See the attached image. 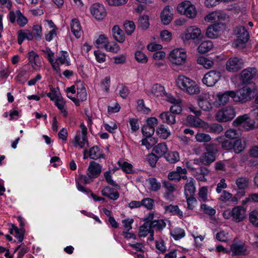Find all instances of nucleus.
Returning <instances> with one entry per match:
<instances>
[{
  "label": "nucleus",
  "instance_id": "1",
  "mask_svg": "<svg viewBox=\"0 0 258 258\" xmlns=\"http://www.w3.org/2000/svg\"><path fill=\"white\" fill-rule=\"evenodd\" d=\"M205 152L203 153L199 158L195 159V163L209 166L216 160L218 152L217 146L214 143L204 145Z\"/></svg>",
  "mask_w": 258,
  "mask_h": 258
},
{
  "label": "nucleus",
  "instance_id": "2",
  "mask_svg": "<svg viewBox=\"0 0 258 258\" xmlns=\"http://www.w3.org/2000/svg\"><path fill=\"white\" fill-rule=\"evenodd\" d=\"M177 85L189 94H196L200 92V88L196 83L190 79L180 75L176 80Z\"/></svg>",
  "mask_w": 258,
  "mask_h": 258
},
{
  "label": "nucleus",
  "instance_id": "3",
  "mask_svg": "<svg viewBox=\"0 0 258 258\" xmlns=\"http://www.w3.org/2000/svg\"><path fill=\"white\" fill-rule=\"evenodd\" d=\"M235 115L234 108L227 106L219 110L215 115V118L219 122H225L232 120Z\"/></svg>",
  "mask_w": 258,
  "mask_h": 258
},
{
  "label": "nucleus",
  "instance_id": "4",
  "mask_svg": "<svg viewBox=\"0 0 258 258\" xmlns=\"http://www.w3.org/2000/svg\"><path fill=\"white\" fill-rule=\"evenodd\" d=\"M178 12L189 18H194L197 15V10L194 5L188 1L180 3L177 8Z\"/></svg>",
  "mask_w": 258,
  "mask_h": 258
},
{
  "label": "nucleus",
  "instance_id": "5",
  "mask_svg": "<svg viewBox=\"0 0 258 258\" xmlns=\"http://www.w3.org/2000/svg\"><path fill=\"white\" fill-rule=\"evenodd\" d=\"M169 59L173 64L177 66L182 65L186 61V52L181 49H174L170 52Z\"/></svg>",
  "mask_w": 258,
  "mask_h": 258
},
{
  "label": "nucleus",
  "instance_id": "6",
  "mask_svg": "<svg viewBox=\"0 0 258 258\" xmlns=\"http://www.w3.org/2000/svg\"><path fill=\"white\" fill-rule=\"evenodd\" d=\"M221 73L217 71L212 70L206 73L203 79V83L209 87L213 86L221 78Z\"/></svg>",
  "mask_w": 258,
  "mask_h": 258
},
{
  "label": "nucleus",
  "instance_id": "7",
  "mask_svg": "<svg viewBox=\"0 0 258 258\" xmlns=\"http://www.w3.org/2000/svg\"><path fill=\"white\" fill-rule=\"evenodd\" d=\"M243 64L244 61L241 58L231 57L226 62V69L229 72H236L243 68Z\"/></svg>",
  "mask_w": 258,
  "mask_h": 258
},
{
  "label": "nucleus",
  "instance_id": "8",
  "mask_svg": "<svg viewBox=\"0 0 258 258\" xmlns=\"http://www.w3.org/2000/svg\"><path fill=\"white\" fill-rule=\"evenodd\" d=\"M237 38L233 44L234 47H238L241 44L245 43L249 39V34L248 31L243 26H240L236 28Z\"/></svg>",
  "mask_w": 258,
  "mask_h": 258
},
{
  "label": "nucleus",
  "instance_id": "9",
  "mask_svg": "<svg viewBox=\"0 0 258 258\" xmlns=\"http://www.w3.org/2000/svg\"><path fill=\"white\" fill-rule=\"evenodd\" d=\"M251 90L248 87H244L240 89L237 93L235 92L234 101L242 103L246 102L251 100Z\"/></svg>",
  "mask_w": 258,
  "mask_h": 258
},
{
  "label": "nucleus",
  "instance_id": "10",
  "mask_svg": "<svg viewBox=\"0 0 258 258\" xmlns=\"http://www.w3.org/2000/svg\"><path fill=\"white\" fill-rule=\"evenodd\" d=\"M91 13L94 18L98 20H102L106 15L105 9L103 5L94 4L91 7Z\"/></svg>",
  "mask_w": 258,
  "mask_h": 258
},
{
  "label": "nucleus",
  "instance_id": "11",
  "mask_svg": "<svg viewBox=\"0 0 258 258\" xmlns=\"http://www.w3.org/2000/svg\"><path fill=\"white\" fill-rule=\"evenodd\" d=\"M201 34V30L200 29L195 27L191 26L187 29L182 39L183 40H189L192 39L195 41L198 39Z\"/></svg>",
  "mask_w": 258,
  "mask_h": 258
},
{
  "label": "nucleus",
  "instance_id": "12",
  "mask_svg": "<svg viewBox=\"0 0 258 258\" xmlns=\"http://www.w3.org/2000/svg\"><path fill=\"white\" fill-rule=\"evenodd\" d=\"M101 166L94 161L90 162L87 170V175L91 178H95L99 176L101 172Z\"/></svg>",
  "mask_w": 258,
  "mask_h": 258
},
{
  "label": "nucleus",
  "instance_id": "13",
  "mask_svg": "<svg viewBox=\"0 0 258 258\" xmlns=\"http://www.w3.org/2000/svg\"><path fill=\"white\" fill-rule=\"evenodd\" d=\"M210 171L207 167L202 166L192 174L197 180L206 182L207 180L206 177L210 174Z\"/></svg>",
  "mask_w": 258,
  "mask_h": 258
},
{
  "label": "nucleus",
  "instance_id": "14",
  "mask_svg": "<svg viewBox=\"0 0 258 258\" xmlns=\"http://www.w3.org/2000/svg\"><path fill=\"white\" fill-rule=\"evenodd\" d=\"M257 73L255 68H248L243 70L241 73V78L243 83H247Z\"/></svg>",
  "mask_w": 258,
  "mask_h": 258
},
{
  "label": "nucleus",
  "instance_id": "15",
  "mask_svg": "<svg viewBox=\"0 0 258 258\" xmlns=\"http://www.w3.org/2000/svg\"><path fill=\"white\" fill-rule=\"evenodd\" d=\"M172 9L170 6H166L161 14V20L164 25L169 24L172 20Z\"/></svg>",
  "mask_w": 258,
  "mask_h": 258
},
{
  "label": "nucleus",
  "instance_id": "16",
  "mask_svg": "<svg viewBox=\"0 0 258 258\" xmlns=\"http://www.w3.org/2000/svg\"><path fill=\"white\" fill-rule=\"evenodd\" d=\"M233 220L239 222L245 217V211L242 206H237L233 208Z\"/></svg>",
  "mask_w": 258,
  "mask_h": 258
},
{
  "label": "nucleus",
  "instance_id": "17",
  "mask_svg": "<svg viewBox=\"0 0 258 258\" xmlns=\"http://www.w3.org/2000/svg\"><path fill=\"white\" fill-rule=\"evenodd\" d=\"M225 18V15L221 11H215L206 15L205 17V20L207 22H213L224 19Z\"/></svg>",
  "mask_w": 258,
  "mask_h": 258
},
{
  "label": "nucleus",
  "instance_id": "18",
  "mask_svg": "<svg viewBox=\"0 0 258 258\" xmlns=\"http://www.w3.org/2000/svg\"><path fill=\"white\" fill-rule=\"evenodd\" d=\"M195 181L192 178L187 180L184 185V195L185 197L194 196L196 192Z\"/></svg>",
  "mask_w": 258,
  "mask_h": 258
},
{
  "label": "nucleus",
  "instance_id": "19",
  "mask_svg": "<svg viewBox=\"0 0 258 258\" xmlns=\"http://www.w3.org/2000/svg\"><path fill=\"white\" fill-rule=\"evenodd\" d=\"M159 116L163 122L168 124L172 125L176 122V116L169 111L163 112Z\"/></svg>",
  "mask_w": 258,
  "mask_h": 258
},
{
  "label": "nucleus",
  "instance_id": "20",
  "mask_svg": "<svg viewBox=\"0 0 258 258\" xmlns=\"http://www.w3.org/2000/svg\"><path fill=\"white\" fill-rule=\"evenodd\" d=\"M235 92L233 91H228L221 94L218 95V100L220 105H224L226 104L231 97L234 101Z\"/></svg>",
  "mask_w": 258,
  "mask_h": 258
},
{
  "label": "nucleus",
  "instance_id": "21",
  "mask_svg": "<svg viewBox=\"0 0 258 258\" xmlns=\"http://www.w3.org/2000/svg\"><path fill=\"white\" fill-rule=\"evenodd\" d=\"M102 194L109 199L115 200L119 198V193L114 188L109 186L105 187L101 191Z\"/></svg>",
  "mask_w": 258,
  "mask_h": 258
},
{
  "label": "nucleus",
  "instance_id": "22",
  "mask_svg": "<svg viewBox=\"0 0 258 258\" xmlns=\"http://www.w3.org/2000/svg\"><path fill=\"white\" fill-rule=\"evenodd\" d=\"M231 250L234 255L244 254L246 250V248L244 244L233 243L230 247Z\"/></svg>",
  "mask_w": 258,
  "mask_h": 258
},
{
  "label": "nucleus",
  "instance_id": "23",
  "mask_svg": "<svg viewBox=\"0 0 258 258\" xmlns=\"http://www.w3.org/2000/svg\"><path fill=\"white\" fill-rule=\"evenodd\" d=\"M164 209L166 213H170L173 215H176L178 216L180 219H182L183 217L182 212L177 205H170L169 206H165Z\"/></svg>",
  "mask_w": 258,
  "mask_h": 258
},
{
  "label": "nucleus",
  "instance_id": "24",
  "mask_svg": "<svg viewBox=\"0 0 258 258\" xmlns=\"http://www.w3.org/2000/svg\"><path fill=\"white\" fill-rule=\"evenodd\" d=\"M112 34L114 39L119 43H122L125 40V36L123 32L119 27L115 25L112 29Z\"/></svg>",
  "mask_w": 258,
  "mask_h": 258
},
{
  "label": "nucleus",
  "instance_id": "25",
  "mask_svg": "<svg viewBox=\"0 0 258 258\" xmlns=\"http://www.w3.org/2000/svg\"><path fill=\"white\" fill-rule=\"evenodd\" d=\"M71 30L76 37L79 38L81 36V27L78 20L73 19L71 24Z\"/></svg>",
  "mask_w": 258,
  "mask_h": 258
},
{
  "label": "nucleus",
  "instance_id": "26",
  "mask_svg": "<svg viewBox=\"0 0 258 258\" xmlns=\"http://www.w3.org/2000/svg\"><path fill=\"white\" fill-rule=\"evenodd\" d=\"M91 159L96 160L100 158H104L105 155L97 146H93L89 151V155Z\"/></svg>",
  "mask_w": 258,
  "mask_h": 258
},
{
  "label": "nucleus",
  "instance_id": "27",
  "mask_svg": "<svg viewBox=\"0 0 258 258\" xmlns=\"http://www.w3.org/2000/svg\"><path fill=\"white\" fill-rule=\"evenodd\" d=\"M213 47L211 41L207 40L202 42L198 48V51L200 53H205L210 51Z\"/></svg>",
  "mask_w": 258,
  "mask_h": 258
},
{
  "label": "nucleus",
  "instance_id": "28",
  "mask_svg": "<svg viewBox=\"0 0 258 258\" xmlns=\"http://www.w3.org/2000/svg\"><path fill=\"white\" fill-rule=\"evenodd\" d=\"M233 150L236 154L241 153L246 147V143L244 140L238 139L235 141L233 143Z\"/></svg>",
  "mask_w": 258,
  "mask_h": 258
},
{
  "label": "nucleus",
  "instance_id": "29",
  "mask_svg": "<svg viewBox=\"0 0 258 258\" xmlns=\"http://www.w3.org/2000/svg\"><path fill=\"white\" fill-rule=\"evenodd\" d=\"M168 148L165 143H160L155 146L153 149V151L158 157H161L165 155L167 152Z\"/></svg>",
  "mask_w": 258,
  "mask_h": 258
},
{
  "label": "nucleus",
  "instance_id": "30",
  "mask_svg": "<svg viewBox=\"0 0 258 258\" xmlns=\"http://www.w3.org/2000/svg\"><path fill=\"white\" fill-rule=\"evenodd\" d=\"M220 27L218 25H213L209 26L207 30L206 35L210 38H214L217 37Z\"/></svg>",
  "mask_w": 258,
  "mask_h": 258
},
{
  "label": "nucleus",
  "instance_id": "31",
  "mask_svg": "<svg viewBox=\"0 0 258 258\" xmlns=\"http://www.w3.org/2000/svg\"><path fill=\"white\" fill-rule=\"evenodd\" d=\"M151 92L154 96L157 97L166 95L164 87L158 84H156L153 86Z\"/></svg>",
  "mask_w": 258,
  "mask_h": 258
},
{
  "label": "nucleus",
  "instance_id": "32",
  "mask_svg": "<svg viewBox=\"0 0 258 258\" xmlns=\"http://www.w3.org/2000/svg\"><path fill=\"white\" fill-rule=\"evenodd\" d=\"M156 134L160 138L166 139L170 135V132L164 124H160L156 129Z\"/></svg>",
  "mask_w": 258,
  "mask_h": 258
},
{
  "label": "nucleus",
  "instance_id": "33",
  "mask_svg": "<svg viewBox=\"0 0 258 258\" xmlns=\"http://www.w3.org/2000/svg\"><path fill=\"white\" fill-rule=\"evenodd\" d=\"M187 122L191 126L200 127L203 126V124H205V122L199 118H196L192 115H188L186 118Z\"/></svg>",
  "mask_w": 258,
  "mask_h": 258
},
{
  "label": "nucleus",
  "instance_id": "34",
  "mask_svg": "<svg viewBox=\"0 0 258 258\" xmlns=\"http://www.w3.org/2000/svg\"><path fill=\"white\" fill-rule=\"evenodd\" d=\"M207 127H205L208 129V131L211 133L219 134L223 130L222 125L218 123H212L211 124H206Z\"/></svg>",
  "mask_w": 258,
  "mask_h": 258
},
{
  "label": "nucleus",
  "instance_id": "35",
  "mask_svg": "<svg viewBox=\"0 0 258 258\" xmlns=\"http://www.w3.org/2000/svg\"><path fill=\"white\" fill-rule=\"evenodd\" d=\"M235 183L239 189H245L248 186L249 179L246 177H239Z\"/></svg>",
  "mask_w": 258,
  "mask_h": 258
},
{
  "label": "nucleus",
  "instance_id": "36",
  "mask_svg": "<svg viewBox=\"0 0 258 258\" xmlns=\"http://www.w3.org/2000/svg\"><path fill=\"white\" fill-rule=\"evenodd\" d=\"M150 223L145 222L143 225L140 227L139 231V236L140 237H146L150 233V231L152 230Z\"/></svg>",
  "mask_w": 258,
  "mask_h": 258
},
{
  "label": "nucleus",
  "instance_id": "37",
  "mask_svg": "<svg viewBox=\"0 0 258 258\" xmlns=\"http://www.w3.org/2000/svg\"><path fill=\"white\" fill-rule=\"evenodd\" d=\"M199 107L204 111H208L212 108V105L207 99L200 98L198 100Z\"/></svg>",
  "mask_w": 258,
  "mask_h": 258
},
{
  "label": "nucleus",
  "instance_id": "38",
  "mask_svg": "<svg viewBox=\"0 0 258 258\" xmlns=\"http://www.w3.org/2000/svg\"><path fill=\"white\" fill-rule=\"evenodd\" d=\"M81 87L77 89V102L84 101L87 99V93L85 88L83 86L82 83L80 82Z\"/></svg>",
  "mask_w": 258,
  "mask_h": 258
},
{
  "label": "nucleus",
  "instance_id": "39",
  "mask_svg": "<svg viewBox=\"0 0 258 258\" xmlns=\"http://www.w3.org/2000/svg\"><path fill=\"white\" fill-rule=\"evenodd\" d=\"M166 160L170 163L174 164L179 160V155L176 151L170 152L165 156Z\"/></svg>",
  "mask_w": 258,
  "mask_h": 258
},
{
  "label": "nucleus",
  "instance_id": "40",
  "mask_svg": "<svg viewBox=\"0 0 258 258\" xmlns=\"http://www.w3.org/2000/svg\"><path fill=\"white\" fill-rule=\"evenodd\" d=\"M230 199L231 201L235 203L236 204L237 202V199L236 197H233L232 194L229 192L228 191H227L226 190H224L222 192V194L221 196H220V200L223 202H226L227 201H229Z\"/></svg>",
  "mask_w": 258,
  "mask_h": 258
},
{
  "label": "nucleus",
  "instance_id": "41",
  "mask_svg": "<svg viewBox=\"0 0 258 258\" xmlns=\"http://www.w3.org/2000/svg\"><path fill=\"white\" fill-rule=\"evenodd\" d=\"M197 62L199 64L203 66L206 69H210L214 64V62L212 60L203 56L199 57L197 59Z\"/></svg>",
  "mask_w": 258,
  "mask_h": 258
},
{
  "label": "nucleus",
  "instance_id": "42",
  "mask_svg": "<svg viewBox=\"0 0 258 258\" xmlns=\"http://www.w3.org/2000/svg\"><path fill=\"white\" fill-rule=\"evenodd\" d=\"M55 105L60 110L63 116L67 117L68 112L64 109L65 102L61 96L55 101Z\"/></svg>",
  "mask_w": 258,
  "mask_h": 258
},
{
  "label": "nucleus",
  "instance_id": "43",
  "mask_svg": "<svg viewBox=\"0 0 258 258\" xmlns=\"http://www.w3.org/2000/svg\"><path fill=\"white\" fill-rule=\"evenodd\" d=\"M249 220L253 226L258 228V211L253 210L249 213Z\"/></svg>",
  "mask_w": 258,
  "mask_h": 258
},
{
  "label": "nucleus",
  "instance_id": "44",
  "mask_svg": "<svg viewBox=\"0 0 258 258\" xmlns=\"http://www.w3.org/2000/svg\"><path fill=\"white\" fill-rule=\"evenodd\" d=\"M195 138L198 142H209L212 140L211 136L209 134L205 133H198L195 136Z\"/></svg>",
  "mask_w": 258,
  "mask_h": 258
},
{
  "label": "nucleus",
  "instance_id": "45",
  "mask_svg": "<svg viewBox=\"0 0 258 258\" xmlns=\"http://www.w3.org/2000/svg\"><path fill=\"white\" fill-rule=\"evenodd\" d=\"M151 228H156L158 230H162L166 225V223L163 220H154L150 222Z\"/></svg>",
  "mask_w": 258,
  "mask_h": 258
},
{
  "label": "nucleus",
  "instance_id": "46",
  "mask_svg": "<svg viewBox=\"0 0 258 258\" xmlns=\"http://www.w3.org/2000/svg\"><path fill=\"white\" fill-rule=\"evenodd\" d=\"M139 26L143 30H146L149 27V23L148 16L144 15L139 18Z\"/></svg>",
  "mask_w": 258,
  "mask_h": 258
},
{
  "label": "nucleus",
  "instance_id": "47",
  "mask_svg": "<svg viewBox=\"0 0 258 258\" xmlns=\"http://www.w3.org/2000/svg\"><path fill=\"white\" fill-rule=\"evenodd\" d=\"M149 183L150 185V189L153 191H157L160 189L161 183L155 178L149 179Z\"/></svg>",
  "mask_w": 258,
  "mask_h": 258
},
{
  "label": "nucleus",
  "instance_id": "48",
  "mask_svg": "<svg viewBox=\"0 0 258 258\" xmlns=\"http://www.w3.org/2000/svg\"><path fill=\"white\" fill-rule=\"evenodd\" d=\"M118 164L124 172L126 173L133 172V166L131 164L126 162H121L120 161H118Z\"/></svg>",
  "mask_w": 258,
  "mask_h": 258
},
{
  "label": "nucleus",
  "instance_id": "49",
  "mask_svg": "<svg viewBox=\"0 0 258 258\" xmlns=\"http://www.w3.org/2000/svg\"><path fill=\"white\" fill-rule=\"evenodd\" d=\"M155 128L149 126L144 125L142 128L143 135L146 138H150L154 133Z\"/></svg>",
  "mask_w": 258,
  "mask_h": 258
},
{
  "label": "nucleus",
  "instance_id": "50",
  "mask_svg": "<svg viewBox=\"0 0 258 258\" xmlns=\"http://www.w3.org/2000/svg\"><path fill=\"white\" fill-rule=\"evenodd\" d=\"M124 27L126 33L130 35L135 30V25L133 21H126L124 24Z\"/></svg>",
  "mask_w": 258,
  "mask_h": 258
},
{
  "label": "nucleus",
  "instance_id": "51",
  "mask_svg": "<svg viewBox=\"0 0 258 258\" xmlns=\"http://www.w3.org/2000/svg\"><path fill=\"white\" fill-rule=\"evenodd\" d=\"M141 206L151 210L154 207V201L151 198H145L141 201Z\"/></svg>",
  "mask_w": 258,
  "mask_h": 258
},
{
  "label": "nucleus",
  "instance_id": "52",
  "mask_svg": "<svg viewBox=\"0 0 258 258\" xmlns=\"http://www.w3.org/2000/svg\"><path fill=\"white\" fill-rule=\"evenodd\" d=\"M162 184L166 191L174 192L177 190V186L168 181L164 180Z\"/></svg>",
  "mask_w": 258,
  "mask_h": 258
},
{
  "label": "nucleus",
  "instance_id": "53",
  "mask_svg": "<svg viewBox=\"0 0 258 258\" xmlns=\"http://www.w3.org/2000/svg\"><path fill=\"white\" fill-rule=\"evenodd\" d=\"M106 37L104 35H101L96 41V44L98 48H104L108 44Z\"/></svg>",
  "mask_w": 258,
  "mask_h": 258
},
{
  "label": "nucleus",
  "instance_id": "54",
  "mask_svg": "<svg viewBox=\"0 0 258 258\" xmlns=\"http://www.w3.org/2000/svg\"><path fill=\"white\" fill-rule=\"evenodd\" d=\"M17 16V23L21 27L24 26L27 23V19L25 17L19 10L16 11Z\"/></svg>",
  "mask_w": 258,
  "mask_h": 258
},
{
  "label": "nucleus",
  "instance_id": "55",
  "mask_svg": "<svg viewBox=\"0 0 258 258\" xmlns=\"http://www.w3.org/2000/svg\"><path fill=\"white\" fill-rule=\"evenodd\" d=\"M171 235L175 240H178L185 236L184 231L180 228L171 232Z\"/></svg>",
  "mask_w": 258,
  "mask_h": 258
},
{
  "label": "nucleus",
  "instance_id": "56",
  "mask_svg": "<svg viewBox=\"0 0 258 258\" xmlns=\"http://www.w3.org/2000/svg\"><path fill=\"white\" fill-rule=\"evenodd\" d=\"M159 157L155 153H151L147 155V160L151 166L155 167Z\"/></svg>",
  "mask_w": 258,
  "mask_h": 258
},
{
  "label": "nucleus",
  "instance_id": "57",
  "mask_svg": "<svg viewBox=\"0 0 258 258\" xmlns=\"http://www.w3.org/2000/svg\"><path fill=\"white\" fill-rule=\"evenodd\" d=\"M249 118L248 115L245 114L244 115L238 116L233 122V124L234 126H239L243 124L244 122Z\"/></svg>",
  "mask_w": 258,
  "mask_h": 258
},
{
  "label": "nucleus",
  "instance_id": "58",
  "mask_svg": "<svg viewBox=\"0 0 258 258\" xmlns=\"http://www.w3.org/2000/svg\"><path fill=\"white\" fill-rule=\"evenodd\" d=\"M60 53L61 56L58 57L56 61L61 64H66L67 66H69V62L67 59V57L68 56V52L64 51H61Z\"/></svg>",
  "mask_w": 258,
  "mask_h": 258
},
{
  "label": "nucleus",
  "instance_id": "59",
  "mask_svg": "<svg viewBox=\"0 0 258 258\" xmlns=\"http://www.w3.org/2000/svg\"><path fill=\"white\" fill-rule=\"evenodd\" d=\"M182 110V109L180 105V103H178L172 104L170 107L169 112L176 116V115L180 114Z\"/></svg>",
  "mask_w": 258,
  "mask_h": 258
},
{
  "label": "nucleus",
  "instance_id": "60",
  "mask_svg": "<svg viewBox=\"0 0 258 258\" xmlns=\"http://www.w3.org/2000/svg\"><path fill=\"white\" fill-rule=\"evenodd\" d=\"M135 58L139 62L146 63L148 58L146 55L141 51H137L135 53Z\"/></svg>",
  "mask_w": 258,
  "mask_h": 258
},
{
  "label": "nucleus",
  "instance_id": "61",
  "mask_svg": "<svg viewBox=\"0 0 258 258\" xmlns=\"http://www.w3.org/2000/svg\"><path fill=\"white\" fill-rule=\"evenodd\" d=\"M199 197L200 200L203 202H206L208 197V189L206 187H202L200 188L199 191Z\"/></svg>",
  "mask_w": 258,
  "mask_h": 258
},
{
  "label": "nucleus",
  "instance_id": "62",
  "mask_svg": "<svg viewBox=\"0 0 258 258\" xmlns=\"http://www.w3.org/2000/svg\"><path fill=\"white\" fill-rule=\"evenodd\" d=\"M81 127L82 128V132H80L78 131L76 134V140L77 141H78L79 138H82L83 140H85L86 138L87 137V127L84 125V124H82L81 125Z\"/></svg>",
  "mask_w": 258,
  "mask_h": 258
},
{
  "label": "nucleus",
  "instance_id": "63",
  "mask_svg": "<svg viewBox=\"0 0 258 258\" xmlns=\"http://www.w3.org/2000/svg\"><path fill=\"white\" fill-rule=\"evenodd\" d=\"M228 237V233L224 231H221L216 234L217 239L221 242H227Z\"/></svg>",
  "mask_w": 258,
  "mask_h": 258
},
{
  "label": "nucleus",
  "instance_id": "64",
  "mask_svg": "<svg viewBox=\"0 0 258 258\" xmlns=\"http://www.w3.org/2000/svg\"><path fill=\"white\" fill-rule=\"evenodd\" d=\"M185 197L187 203V209L189 210H193L197 204V201L196 199L194 198V196Z\"/></svg>",
  "mask_w": 258,
  "mask_h": 258
}]
</instances>
